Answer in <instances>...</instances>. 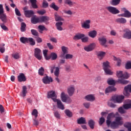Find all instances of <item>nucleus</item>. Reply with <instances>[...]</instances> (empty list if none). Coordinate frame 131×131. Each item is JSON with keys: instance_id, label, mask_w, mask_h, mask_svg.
Segmentation results:
<instances>
[{"instance_id": "obj_48", "label": "nucleus", "mask_w": 131, "mask_h": 131, "mask_svg": "<svg viewBox=\"0 0 131 131\" xmlns=\"http://www.w3.org/2000/svg\"><path fill=\"white\" fill-rule=\"evenodd\" d=\"M60 74V70L58 67L55 68V71L54 72V75L58 77L59 76V74Z\"/></svg>"}, {"instance_id": "obj_61", "label": "nucleus", "mask_w": 131, "mask_h": 131, "mask_svg": "<svg viewBox=\"0 0 131 131\" xmlns=\"http://www.w3.org/2000/svg\"><path fill=\"white\" fill-rule=\"evenodd\" d=\"M54 115L55 117H56V118H57L58 119H60V114H59V112H55L54 113Z\"/></svg>"}, {"instance_id": "obj_39", "label": "nucleus", "mask_w": 131, "mask_h": 131, "mask_svg": "<svg viewBox=\"0 0 131 131\" xmlns=\"http://www.w3.org/2000/svg\"><path fill=\"white\" fill-rule=\"evenodd\" d=\"M38 28L39 29V32H40V33H42V31H43V30H48V29L45 27V26L42 25L38 26Z\"/></svg>"}, {"instance_id": "obj_8", "label": "nucleus", "mask_w": 131, "mask_h": 131, "mask_svg": "<svg viewBox=\"0 0 131 131\" xmlns=\"http://www.w3.org/2000/svg\"><path fill=\"white\" fill-rule=\"evenodd\" d=\"M107 9V11L111 13V14H113V15H116V14H119L120 11L116 8L112 6H108L105 8Z\"/></svg>"}, {"instance_id": "obj_11", "label": "nucleus", "mask_w": 131, "mask_h": 131, "mask_svg": "<svg viewBox=\"0 0 131 131\" xmlns=\"http://www.w3.org/2000/svg\"><path fill=\"white\" fill-rule=\"evenodd\" d=\"M28 9L27 7H25L24 8L25 16L28 18H30V17H32V16L34 15V12L32 10H27Z\"/></svg>"}, {"instance_id": "obj_5", "label": "nucleus", "mask_w": 131, "mask_h": 131, "mask_svg": "<svg viewBox=\"0 0 131 131\" xmlns=\"http://www.w3.org/2000/svg\"><path fill=\"white\" fill-rule=\"evenodd\" d=\"M20 41L23 43H26L29 42L31 46H34L35 45V41L32 38H27L24 37H21L20 38Z\"/></svg>"}, {"instance_id": "obj_20", "label": "nucleus", "mask_w": 131, "mask_h": 131, "mask_svg": "<svg viewBox=\"0 0 131 131\" xmlns=\"http://www.w3.org/2000/svg\"><path fill=\"white\" fill-rule=\"evenodd\" d=\"M85 100H86V101H89V102H94V101H95V100H96L95 95H94L93 94H89V95H86L85 97Z\"/></svg>"}, {"instance_id": "obj_33", "label": "nucleus", "mask_w": 131, "mask_h": 131, "mask_svg": "<svg viewBox=\"0 0 131 131\" xmlns=\"http://www.w3.org/2000/svg\"><path fill=\"white\" fill-rule=\"evenodd\" d=\"M82 37H84V34H79L78 35H76L73 39L75 40H78V39H82Z\"/></svg>"}, {"instance_id": "obj_14", "label": "nucleus", "mask_w": 131, "mask_h": 131, "mask_svg": "<svg viewBox=\"0 0 131 131\" xmlns=\"http://www.w3.org/2000/svg\"><path fill=\"white\" fill-rule=\"evenodd\" d=\"M96 48V44L92 43L88 46H86L84 47V50L86 52H92Z\"/></svg>"}, {"instance_id": "obj_2", "label": "nucleus", "mask_w": 131, "mask_h": 131, "mask_svg": "<svg viewBox=\"0 0 131 131\" xmlns=\"http://www.w3.org/2000/svg\"><path fill=\"white\" fill-rule=\"evenodd\" d=\"M116 75L119 78L118 80L119 83H121V84H127L128 83V81L124 80L127 79L129 77V75L127 72H125L123 73V72L121 71H117Z\"/></svg>"}, {"instance_id": "obj_16", "label": "nucleus", "mask_w": 131, "mask_h": 131, "mask_svg": "<svg viewBox=\"0 0 131 131\" xmlns=\"http://www.w3.org/2000/svg\"><path fill=\"white\" fill-rule=\"evenodd\" d=\"M54 102L57 103V107L61 110H64L65 109V106L64 104L62 103V101L60 99H54Z\"/></svg>"}, {"instance_id": "obj_25", "label": "nucleus", "mask_w": 131, "mask_h": 131, "mask_svg": "<svg viewBox=\"0 0 131 131\" xmlns=\"http://www.w3.org/2000/svg\"><path fill=\"white\" fill-rule=\"evenodd\" d=\"M17 79L19 82H22V81H26V78L25 77V75L23 73L19 74V75L17 77Z\"/></svg>"}, {"instance_id": "obj_24", "label": "nucleus", "mask_w": 131, "mask_h": 131, "mask_svg": "<svg viewBox=\"0 0 131 131\" xmlns=\"http://www.w3.org/2000/svg\"><path fill=\"white\" fill-rule=\"evenodd\" d=\"M123 37L127 38V39H131V31L129 30H126L125 33L123 34Z\"/></svg>"}, {"instance_id": "obj_63", "label": "nucleus", "mask_w": 131, "mask_h": 131, "mask_svg": "<svg viewBox=\"0 0 131 131\" xmlns=\"http://www.w3.org/2000/svg\"><path fill=\"white\" fill-rule=\"evenodd\" d=\"M33 123L34 125H36V126H37V125H38V124H39V122H38V121L37 120H36V118L33 119Z\"/></svg>"}, {"instance_id": "obj_47", "label": "nucleus", "mask_w": 131, "mask_h": 131, "mask_svg": "<svg viewBox=\"0 0 131 131\" xmlns=\"http://www.w3.org/2000/svg\"><path fill=\"white\" fill-rule=\"evenodd\" d=\"M57 54L55 53H51L50 56V59H51V60H56V59H57Z\"/></svg>"}, {"instance_id": "obj_27", "label": "nucleus", "mask_w": 131, "mask_h": 131, "mask_svg": "<svg viewBox=\"0 0 131 131\" xmlns=\"http://www.w3.org/2000/svg\"><path fill=\"white\" fill-rule=\"evenodd\" d=\"M27 88L26 86H23L21 93H20V96H21V97L23 98H25V97L26 96V94H27Z\"/></svg>"}, {"instance_id": "obj_18", "label": "nucleus", "mask_w": 131, "mask_h": 131, "mask_svg": "<svg viewBox=\"0 0 131 131\" xmlns=\"http://www.w3.org/2000/svg\"><path fill=\"white\" fill-rule=\"evenodd\" d=\"M42 81L45 84H50L51 82H53V78L51 77L46 76L43 78Z\"/></svg>"}, {"instance_id": "obj_52", "label": "nucleus", "mask_w": 131, "mask_h": 131, "mask_svg": "<svg viewBox=\"0 0 131 131\" xmlns=\"http://www.w3.org/2000/svg\"><path fill=\"white\" fill-rule=\"evenodd\" d=\"M64 57L67 60H69V59H72V58H73V55L67 53L66 54V55L64 56Z\"/></svg>"}, {"instance_id": "obj_23", "label": "nucleus", "mask_w": 131, "mask_h": 131, "mask_svg": "<svg viewBox=\"0 0 131 131\" xmlns=\"http://www.w3.org/2000/svg\"><path fill=\"white\" fill-rule=\"evenodd\" d=\"M62 54L60 55L61 58H64L65 55L68 54V48L65 46L61 47Z\"/></svg>"}, {"instance_id": "obj_7", "label": "nucleus", "mask_w": 131, "mask_h": 131, "mask_svg": "<svg viewBox=\"0 0 131 131\" xmlns=\"http://www.w3.org/2000/svg\"><path fill=\"white\" fill-rule=\"evenodd\" d=\"M60 97L61 101H62L64 103H71V102H72L71 98H70L68 95L65 94V92H62L61 93Z\"/></svg>"}, {"instance_id": "obj_19", "label": "nucleus", "mask_w": 131, "mask_h": 131, "mask_svg": "<svg viewBox=\"0 0 131 131\" xmlns=\"http://www.w3.org/2000/svg\"><path fill=\"white\" fill-rule=\"evenodd\" d=\"M129 93H131V85H128L124 88V91L123 94L126 97L129 96Z\"/></svg>"}, {"instance_id": "obj_12", "label": "nucleus", "mask_w": 131, "mask_h": 131, "mask_svg": "<svg viewBox=\"0 0 131 131\" xmlns=\"http://www.w3.org/2000/svg\"><path fill=\"white\" fill-rule=\"evenodd\" d=\"M91 19H87L81 23L82 28L90 29L91 28Z\"/></svg>"}, {"instance_id": "obj_10", "label": "nucleus", "mask_w": 131, "mask_h": 131, "mask_svg": "<svg viewBox=\"0 0 131 131\" xmlns=\"http://www.w3.org/2000/svg\"><path fill=\"white\" fill-rule=\"evenodd\" d=\"M34 56L38 60H40L42 58L41 55V50L39 48H35L34 49Z\"/></svg>"}, {"instance_id": "obj_53", "label": "nucleus", "mask_w": 131, "mask_h": 131, "mask_svg": "<svg viewBox=\"0 0 131 131\" xmlns=\"http://www.w3.org/2000/svg\"><path fill=\"white\" fill-rule=\"evenodd\" d=\"M63 12L64 14H66L67 15H69L70 16L73 15V12H72V11L70 10H64Z\"/></svg>"}, {"instance_id": "obj_50", "label": "nucleus", "mask_w": 131, "mask_h": 131, "mask_svg": "<svg viewBox=\"0 0 131 131\" xmlns=\"http://www.w3.org/2000/svg\"><path fill=\"white\" fill-rule=\"evenodd\" d=\"M119 3H120V0H112V5L113 6H117V5H119Z\"/></svg>"}, {"instance_id": "obj_42", "label": "nucleus", "mask_w": 131, "mask_h": 131, "mask_svg": "<svg viewBox=\"0 0 131 131\" xmlns=\"http://www.w3.org/2000/svg\"><path fill=\"white\" fill-rule=\"evenodd\" d=\"M20 30L21 32H24L26 30V24L25 23H22L21 24Z\"/></svg>"}, {"instance_id": "obj_3", "label": "nucleus", "mask_w": 131, "mask_h": 131, "mask_svg": "<svg viewBox=\"0 0 131 131\" xmlns=\"http://www.w3.org/2000/svg\"><path fill=\"white\" fill-rule=\"evenodd\" d=\"M127 103L124 105H123L122 106L120 107L118 109V112L120 113L121 114H124V113H126V111L125 110H128V109H130L131 108V100H127Z\"/></svg>"}, {"instance_id": "obj_64", "label": "nucleus", "mask_w": 131, "mask_h": 131, "mask_svg": "<svg viewBox=\"0 0 131 131\" xmlns=\"http://www.w3.org/2000/svg\"><path fill=\"white\" fill-rule=\"evenodd\" d=\"M1 27L3 29V30H8V28L4 24H1Z\"/></svg>"}, {"instance_id": "obj_45", "label": "nucleus", "mask_w": 131, "mask_h": 131, "mask_svg": "<svg viewBox=\"0 0 131 131\" xmlns=\"http://www.w3.org/2000/svg\"><path fill=\"white\" fill-rule=\"evenodd\" d=\"M50 8H52L55 11H58L59 10V7L55 4V3H52L51 5H50Z\"/></svg>"}, {"instance_id": "obj_1", "label": "nucleus", "mask_w": 131, "mask_h": 131, "mask_svg": "<svg viewBox=\"0 0 131 131\" xmlns=\"http://www.w3.org/2000/svg\"><path fill=\"white\" fill-rule=\"evenodd\" d=\"M115 116L114 113H111L108 114L106 120V124L107 126H110L113 129L118 128L119 125L123 124V121H122V117H117L115 119V121L111 122V118H113Z\"/></svg>"}, {"instance_id": "obj_41", "label": "nucleus", "mask_w": 131, "mask_h": 131, "mask_svg": "<svg viewBox=\"0 0 131 131\" xmlns=\"http://www.w3.org/2000/svg\"><path fill=\"white\" fill-rule=\"evenodd\" d=\"M88 124L91 128H94L95 126V121H94L93 120H90L89 121Z\"/></svg>"}, {"instance_id": "obj_26", "label": "nucleus", "mask_w": 131, "mask_h": 131, "mask_svg": "<svg viewBox=\"0 0 131 131\" xmlns=\"http://www.w3.org/2000/svg\"><path fill=\"white\" fill-rule=\"evenodd\" d=\"M97 31L96 30L90 31L89 32L88 35L90 37H91V38H95V37L97 36Z\"/></svg>"}, {"instance_id": "obj_32", "label": "nucleus", "mask_w": 131, "mask_h": 131, "mask_svg": "<svg viewBox=\"0 0 131 131\" xmlns=\"http://www.w3.org/2000/svg\"><path fill=\"white\" fill-rule=\"evenodd\" d=\"M115 21L117 23H121L122 24H124V23L126 22V19L124 18L121 17V18H117L115 20Z\"/></svg>"}, {"instance_id": "obj_22", "label": "nucleus", "mask_w": 131, "mask_h": 131, "mask_svg": "<svg viewBox=\"0 0 131 131\" xmlns=\"http://www.w3.org/2000/svg\"><path fill=\"white\" fill-rule=\"evenodd\" d=\"M99 42L101 46L104 47L105 48H107V45H106V42H107V39L104 37H101L99 38Z\"/></svg>"}, {"instance_id": "obj_59", "label": "nucleus", "mask_w": 131, "mask_h": 131, "mask_svg": "<svg viewBox=\"0 0 131 131\" xmlns=\"http://www.w3.org/2000/svg\"><path fill=\"white\" fill-rule=\"evenodd\" d=\"M126 69H131V62L128 61L125 66Z\"/></svg>"}, {"instance_id": "obj_28", "label": "nucleus", "mask_w": 131, "mask_h": 131, "mask_svg": "<svg viewBox=\"0 0 131 131\" xmlns=\"http://www.w3.org/2000/svg\"><path fill=\"white\" fill-rule=\"evenodd\" d=\"M116 89L113 86H110L105 90V94H108V93H111V92H115Z\"/></svg>"}, {"instance_id": "obj_40", "label": "nucleus", "mask_w": 131, "mask_h": 131, "mask_svg": "<svg viewBox=\"0 0 131 131\" xmlns=\"http://www.w3.org/2000/svg\"><path fill=\"white\" fill-rule=\"evenodd\" d=\"M32 115L34 116L35 118H37V116H38V112L37 109H34L32 112Z\"/></svg>"}, {"instance_id": "obj_4", "label": "nucleus", "mask_w": 131, "mask_h": 131, "mask_svg": "<svg viewBox=\"0 0 131 131\" xmlns=\"http://www.w3.org/2000/svg\"><path fill=\"white\" fill-rule=\"evenodd\" d=\"M103 68L104 71L108 75H112L113 72H112L110 70V65H109V62L106 61L103 63Z\"/></svg>"}, {"instance_id": "obj_58", "label": "nucleus", "mask_w": 131, "mask_h": 131, "mask_svg": "<svg viewBox=\"0 0 131 131\" xmlns=\"http://www.w3.org/2000/svg\"><path fill=\"white\" fill-rule=\"evenodd\" d=\"M42 7L43 8H48L49 7V3L45 0H43L42 2Z\"/></svg>"}, {"instance_id": "obj_54", "label": "nucleus", "mask_w": 131, "mask_h": 131, "mask_svg": "<svg viewBox=\"0 0 131 131\" xmlns=\"http://www.w3.org/2000/svg\"><path fill=\"white\" fill-rule=\"evenodd\" d=\"M64 4H66V5H68L70 7H71V6H73V5L72 1H71V0H65Z\"/></svg>"}, {"instance_id": "obj_62", "label": "nucleus", "mask_w": 131, "mask_h": 131, "mask_svg": "<svg viewBox=\"0 0 131 131\" xmlns=\"http://www.w3.org/2000/svg\"><path fill=\"white\" fill-rule=\"evenodd\" d=\"M15 14L17 16H21V13H20V11H19V9H17V8H16L15 9Z\"/></svg>"}, {"instance_id": "obj_56", "label": "nucleus", "mask_w": 131, "mask_h": 131, "mask_svg": "<svg viewBox=\"0 0 131 131\" xmlns=\"http://www.w3.org/2000/svg\"><path fill=\"white\" fill-rule=\"evenodd\" d=\"M104 122H105V118L103 117H101L99 119V123L100 125H102V124H103V123H104Z\"/></svg>"}, {"instance_id": "obj_6", "label": "nucleus", "mask_w": 131, "mask_h": 131, "mask_svg": "<svg viewBox=\"0 0 131 131\" xmlns=\"http://www.w3.org/2000/svg\"><path fill=\"white\" fill-rule=\"evenodd\" d=\"M0 19L2 20V22L4 23H7V15L5 13L4 7L2 4H0Z\"/></svg>"}, {"instance_id": "obj_17", "label": "nucleus", "mask_w": 131, "mask_h": 131, "mask_svg": "<svg viewBox=\"0 0 131 131\" xmlns=\"http://www.w3.org/2000/svg\"><path fill=\"white\" fill-rule=\"evenodd\" d=\"M48 98L52 99L53 102L54 100H57L56 92L54 91H51L48 93Z\"/></svg>"}, {"instance_id": "obj_30", "label": "nucleus", "mask_w": 131, "mask_h": 131, "mask_svg": "<svg viewBox=\"0 0 131 131\" xmlns=\"http://www.w3.org/2000/svg\"><path fill=\"white\" fill-rule=\"evenodd\" d=\"M62 25H63V23L61 21L57 22L56 23V26L57 30H59V31H62V30H63Z\"/></svg>"}, {"instance_id": "obj_37", "label": "nucleus", "mask_w": 131, "mask_h": 131, "mask_svg": "<svg viewBox=\"0 0 131 131\" xmlns=\"http://www.w3.org/2000/svg\"><path fill=\"white\" fill-rule=\"evenodd\" d=\"M43 55L46 59V60H50L51 57L48 56V50H43Z\"/></svg>"}, {"instance_id": "obj_43", "label": "nucleus", "mask_w": 131, "mask_h": 131, "mask_svg": "<svg viewBox=\"0 0 131 131\" xmlns=\"http://www.w3.org/2000/svg\"><path fill=\"white\" fill-rule=\"evenodd\" d=\"M124 126L128 129V131H131V122H126L124 124Z\"/></svg>"}, {"instance_id": "obj_51", "label": "nucleus", "mask_w": 131, "mask_h": 131, "mask_svg": "<svg viewBox=\"0 0 131 131\" xmlns=\"http://www.w3.org/2000/svg\"><path fill=\"white\" fill-rule=\"evenodd\" d=\"M44 73H45V69H43V68L41 67L38 70L39 75H41V76H42V75H43Z\"/></svg>"}, {"instance_id": "obj_21", "label": "nucleus", "mask_w": 131, "mask_h": 131, "mask_svg": "<svg viewBox=\"0 0 131 131\" xmlns=\"http://www.w3.org/2000/svg\"><path fill=\"white\" fill-rule=\"evenodd\" d=\"M31 21L33 24H37V23H40V18L37 16H34L31 18Z\"/></svg>"}, {"instance_id": "obj_60", "label": "nucleus", "mask_w": 131, "mask_h": 131, "mask_svg": "<svg viewBox=\"0 0 131 131\" xmlns=\"http://www.w3.org/2000/svg\"><path fill=\"white\" fill-rule=\"evenodd\" d=\"M81 41L82 42H88L89 41V37H83L81 39Z\"/></svg>"}, {"instance_id": "obj_57", "label": "nucleus", "mask_w": 131, "mask_h": 131, "mask_svg": "<svg viewBox=\"0 0 131 131\" xmlns=\"http://www.w3.org/2000/svg\"><path fill=\"white\" fill-rule=\"evenodd\" d=\"M114 61H117V66H120V64H121V60L120 59H118L116 57H114Z\"/></svg>"}, {"instance_id": "obj_29", "label": "nucleus", "mask_w": 131, "mask_h": 131, "mask_svg": "<svg viewBox=\"0 0 131 131\" xmlns=\"http://www.w3.org/2000/svg\"><path fill=\"white\" fill-rule=\"evenodd\" d=\"M105 55H106V52L104 51H100L97 53L98 58V59H99V60H102V59H103V58L105 57Z\"/></svg>"}, {"instance_id": "obj_13", "label": "nucleus", "mask_w": 131, "mask_h": 131, "mask_svg": "<svg viewBox=\"0 0 131 131\" xmlns=\"http://www.w3.org/2000/svg\"><path fill=\"white\" fill-rule=\"evenodd\" d=\"M68 94L69 96H73L75 92V86L74 85H70L67 89Z\"/></svg>"}, {"instance_id": "obj_36", "label": "nucleus", "mask_w": 131, "mask_h": 131, "mask_svg": "<svg viewBox=\"0 0 131 131\" xmlns=\"http://www.w3.org/2000/svg\"><path fill=\"white\" fill-rule=\"evenodd\" d=\"M29 2L31 3L32 7L33 9H37L38 7L36 5V0H29Z\"/></svg>"}, {"instance_id": "obj_46", "label": "nucleus", "mask_w": 131, "mask_h": 131, "mask_svg": "<svg viewBox=\"0 0 131 131\" xmlns=\"http://www.w3.org/2000/svg\"><path fill=\"white\" fill-rule=\"evenodd\" d=\"M107 82L108 84H110V85H113L114 84H115V81L112 78L108 79Z\"/></svg>"}, {"instance_id": "obj_35", "label": "nucleus", "mask_w": 131, "mask_h": 131, "mask_svg": "<svg viewBox=\"0 0 131 131\" xmlns=\"http://www.w3.org/2000/svg\"><path fill=\"white\" fill-rule=\"evenodd\" d=\"M50 20V17L48 16L40 17V23L42 22H48Z\"/></svg>"}, {"instance_id": "obj_31", "label": "nucleus", "mask_w": 131, "mask_h": 131, "mask_svg": "<svg viewBox=\"0 0 131 131\" xmlns=\"http://www.w3.org/2000/svg\"><path fill=\"white\" fill-rule=\"evenodd\" d=\"M113 102H114V100H113L112 97V99L110 100L107 103L108 106H109V107H111V108H115V107H116V105L113 103Z\"/></svg>"}, {"instance_id": "obj_38", "label": "nucleus", "mask_w": 131, "mask_h": 131, "mask_svg": "<svg viewBox=\"0 0 131 131\" xmlns=\"http://www.w3.org/2000/svg\"><path fill=\"white\" fill-rule=\"evenodd\" d=\"M55 21H64V19L62 18V17L58 15V14L55 13Z\"/></svg>"}, {"instance_id": "obj_44", "label": "nucleus", "mask_w": 131, "mask_h": 131, "mask_svg": "<svg viewBox=\"0 0 131 131\" xmlns=\"http://www.w3.org/2000/svg\"><path fill=\"white\" fill-rule=\"evenodd\" d=\"M64 113L68 117H72V112L69 110H66L64 111Z\"/></svg>"}, {"instance_id": "obj_49", "label": "nucleus", "mask_w": 131, "mask_h": 131, "mask_svg": "<svg viewBox=\"0 0 131 131\" xmlns=\"http://www.w3.org/2000/svg\"><path fill=\"white\" fill-rule=\"evenodd\" d=\"M12 56L13 58H14V59H15L16 60L20 59V55L18 53H13L12 54Z\"/></svg>"}, {"instance_id": "obj_55", "label": "nucleus", "mask_w": 131, "mask_h": 131, "mask_svg": "<svg viewBox=\"0 0 131 131\" xmlns=\"http://www.w3.org/2000/svg\"><path fill=\"white\" fill-rule=\"evenodd\" d=\"M31 32L32 34L35 36H37V35H38V32H37V31L35 29L31 30Z\"/></svg>"}, {"instance_id": "obj_9", "label": "nucleus", "mask_w": 131, "mask_h": 131, "mask_svg": "<svg viewBox=\"0 0 131 131\" xmlns=\"http://www.w3.org/2000/svg\"><path fill=\"white\" fill-rule=\"evenodd\" d=\"M124 99V96L123 95H119L117 96H113V100L115 103H118L120 104L123 102V99Z\"/></svg>"}, {"instance_id": "obj_34", "label": "nucleus", "mask_w": 131, "mask_h": 131, "mask_svg": "<svg viewBox=\"0 0 131 131\" xmlns=\"http://www.w3.org/2000/svg\"><path fill=\"white\" fill-rule=\"evenodd\" d=\"M77 122L78 124H86V122L85 121V118L83 117H81L79 119L77 120Z\"/></svg>"}, {"instance_id": "obj_15", "label": "nucleus", "mask_w": 131, "mask_h": 131, "mask_svg": "<svg viewBox=\"0 0 131 131\" xmlns=\"http://www.w3.org/2000/svg\"><path fill=\"white\" fill-rule=\"evenodd\" d=\"M121 11L124 12V13L121 14L122 17H125L126 18H130L131 17V13L128 11L125 8H123L121 9Z\"/></svg>"}]
</instances>
